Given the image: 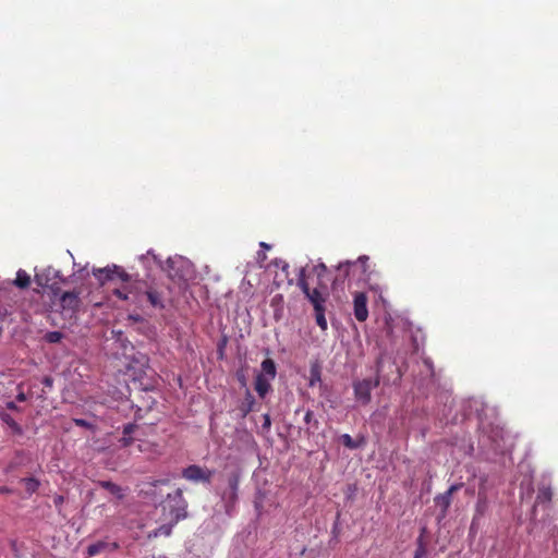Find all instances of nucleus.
<instances>
[{
  "instance_id": "nucleus-28",
  "label": "nucleus",
  "mask_w": 558,
  "mask_h": 558,
  "mask_svg": "<svg viewBox=\"0 0 558 558\" xmlns=\"http://www.w3.org/2000/svg\"><path fill=\"white\" fill-rule=\"evenodd\" d=\"M426 554H427L426 545L423 542V538L418 537L414 558H423Z\"/></svg>"
},
{
  "instance_id": "nucleus-18",
  "label": "nucleus",
  "mask_w": 558,
  "mask_h": 558,
  "mask_svg": "<svg viewBox=\"0 0 558 558\" xmlns=\"http://www.w3.org/2000/svg\"><path fill=\"white\" fill-rule=\"evenodd\" d=\"M260 374H264L269 379H274L276 377V374H277L276 364L271 359H265L262 362V373Z\"/></svg>"
},
{
  "instance_id": "nucleus-27",
  "label": "nucleus",
  "mask_w": 558,
  "mask_h": 558,
  "mask_svg": "<svg viewBox=\"0 0 558 558\" xmlns=\"http://www.w3.org/2000/svg\"><path fill=\"white\" fill-rule=\"evenodd\" d=\"M44 338L48 343H58L62 340L63 333L61 331H48Z\"/></svg>"
},
{
  "instance_id": "nucleus-9",
  "label": "nucleus",
  "mask_w": 558,
  "mask_h": 558,
  "mask_svg": "<svg viewBox=\"0 0 558 558\" xmlns=\"http://www.w3.org/2000/svg\"><path fill=\"white\" fill-rule=\"evenodd\" d=\"M168 499L175 501V504L178 505V507L174 510L175 519L180 520L185 518L187 504L183 498V490L181 488H177L173 494L168 495Z\"/></svg>"
},
{
  "instance_id": "nucleus-13",
  "label": "nucleus",
  "mask_w": 558,
  "mask_h": 558,
  "mask_svg": "<svg viewBox=\"0 0 558 558\" xmlns=\"http://www.w3.org/2000/svg\"><path fill=\"white\" fill-rule=\"evenodd\" d=\"M118 548V545L117 543H108V542H105V541H99V542H96L94 544H90L88 547H87V556L88 557H94V556H97L104 551H106L107 549H116Z\"/></svg>"
},
{
  "instance_id": "nucleus-37",
  "label": "nucleus",
  "mask_w": 558,
  "mask_h": 558,
  "mask_svg": "<svg viewBox=\"0 0 558 558\" xmlns=\"http://www.w3.org/2000/svg\"><path fill=\"white\" fill-rule=\"evenodd\" d=\"M271 426L270 415L268 413L263 415V428L268 430Z\"/></svg>"
},
{
  "instance_id": "nucleus-22",
  "label": "nucleus",
  "mask_w": 558,
  "mask_h": 558,
  "mask_svg": "<svg viewBox=\"0 0 558 558\" xmlns=\"http://www.w3.org/2000/svg\"><path fill=\"white\" fill-rule=\"evenodd\" d=\"M254 405H255V398L250 392V390H246L244 400L241 404V411L243 412V415H246L250 412H252L254 410Z\"/></svg>"
},
{
  "instance_id": "nucleus-19",
  "label": "nucleus",
  "mask_w": 558,
  "mask_h": 558,
  "mask_svg": "<svg viewBox=\"0 0 558 558\" xmlns=\"http://www.w3.org/2000/svg\"><path fill=\"white\" fill-rule=\"evenodd\" d=\"M435 505L441 509V515L445 517L451 505V498L445 493L437 495L434 498Z\"/></svg>"
},
{
  "instance_id": "nucleus-39",
  "label": "nucleus",
  "mask_w": 558,
  "mask_h": 558,
  "mask_svg": "<svg viewBox=\"0 0 558 558\" xmlns=\"http://www.w3.org/2000/svg\"><path fill=\"white\" fill-rule=\"evenodd\" d=\"M5 407L11 411H20V408L16 405L14 401H8Z\"/></svg>"
},
{
  "instance_id": "nucleus-16",
  "label": "nucleus",
  "mask_w": 558,
  "mask_h": 558,
  "mask_svg": "<svg viewBox=\"0 0 558 558\" xmlns=\"http://www.w3.org/2000/svg\"><path fill=\"white\" fill-rule=\"evenodd\" d=\"M553 490L549 486L543 485L538 487L536 495V502L538 504H549L553 499Z\"/></svg>"
},
{
  "instance_id": "nucleus-17",
  "label": "nucleus",
  "mask_w": 558,
  "mask_h": 558,
  "mask_svg": "<svg viewBox=\"0 0 558 558\" xmlns=\"http://www.w3.org/2000/svg\"><path fill=\"white\" fill-rule=\"evenodd\" d=\"M341 444L349 449H357L362 447L365 442L364 438L353 439L349 434H343L340 436Z\"/></svg>"
},
{
  "instance_id": "nucleus-2",
  "label": "nucleus",
  "mask_w": 558,
  "mask_h": 558,
  "mask_svg": "<svg viewBox=\"0 0 558 558\" xmlns=\"http://www.w3.org/2000/svg\"><path fill=\"white\" fill-rule=\"evenodd\" d=\"M383 356L376 361V375L374 378H364L353 383V391L356 401L366 405L372 400V390L377 388L380 384V373L383 371Z\"/></svg>"
},
{
  "instance_id": "nucleus-10",
  "label": "nucleus",
  "mask_w": 558,
  "mask_h": 558,
  "mask_svg": "<svg viewBox=\"0 0 558 558\" xmlns=\"http://www.w3.org/2000/svg\"><path fill=\"white\" fill-rule=\"evenodd\" d=\"M367 262H368V256L362 255L355 262L347 260L344 263H340L339 266H338V270H339V272L343 271V276H342L341 279L344 280L349 276V270H350L351 267L360 266L362 271L366 272V270H367Z\"/></svg>"
},
{
  "instance_id": "nucleus-21",
  "label": "nucleus",
  "mask_w": 558,
  "mask_h": 558,
  "mask_svg": "<svg viewBox=\"0 0 558 558\" xmlns=\"http://www.w3.org/2000/svg\"><path fill=\"white\" fill-rule=\"evenodd\" d=\"M14 284L20 289H26L31 284V276L23 269L16 272Z\"/></svg>"
},
{
  "instance_id": "nucleus-20",
  "label": "nucleus",
  "mask_w": 558,
  "mask_h": 558,
  "mask_svg": "<svg viewBox=\"0 0 558 558\" xmlns=\"http://www.w3.org/2000/svg\"><path fill=\"white\" fill-rule=\"evenodd\" d=\"M0 420L7 424L15 434H22L20 424L7 412H0Z\"/></svg>"
},
{
  "instance_id": "nucleus-41",
  "label": "nucleus",
  "mask_w": 558,
  "mask_h": 558,
  "mask_svg": "<svg viewBox=\"0 0 558 558\" xmlns=\"http://www.w3.org/2000/svg\"><path fill=\"white\" fill-rule=\"evenodd\" d=\"M53 501H54V505H56L57 507H59V506H61V505L63 504L64 498H63V496L58 495V496H56V497H54Z\"/></svg>"
},
{
  "instance_id": "nucleus-34",
  "label": "nucleus",
  "mask_w": 558,
  "mask_h": 558,
  "mask_svg": "<svg viewBox=\"0 0 558 558\" xmlns=\"http://www.w3.org/2000/svg\"><path fill=\"white\" fill-rule=\"evenodd\" d=\"M462 486H463V484H462V483L453 484V485H451V486L448 488V490H447V492H445V494L451 498V497H452V495H453L456 492H458Z\"/></svg>"
},
{
  "instance_id": "nucleus-4",
  "label": "nucleus",
  "mask_w": 558,
  "mask_h": 558,
  "mask_svg": "<svg viewBox=\"0 0 558 558\" xmlns=\"http://www.w3.org/2000/svg\"><path fill=\"white\" fill-rule=\"evenodd\" d=\"M93 275L100 286H105L109 281L120 279L122 282H129L130 274L118 265L107 266L105 268L93 269Z\"/></svg>"
},
{
  "instance_id": "nucleus-24",
  "label": "nucleus",
  "mask_w": 558,
  "mask_h": 558,
  "mask_svg": "<svg viewBox=\"0 0 558 558\" xmlns=\"http://www.w3.org/2000/svg\"><path fill=\"white\" fill-rule=\"evenodd\" d=\"M112 294L118 298L119 300H122V301H129L130 300V294H129V291H128V287H126V283H123V286L121 288H116L112 290Z\"/></svg>"
},
{
  "instance_id": "nucleus-5",
  "label": "nucleus",
  "mask_w": 558,
  "mask_h": 558,
  "mask_svg": "<svg viewBox=\"0 0 558 558\" xmlns=\"http://www.w3.org/2000/svg\"><path fill=\"white\" fill-rule=\"evenodd\" d=\"M214 474V470L197 464H191L182 470V477L192 483L210 484Z\"/></svg>"
},
{
  "instance_id": "nucleus-1",
  "label": "nucleus",
  "mask_w": 558,
  "mask_h": 558,
  "mask_svg": "<svg viewBox=\"0 0 558 558\" xmlns=\"http://www.w3.org/2000/svg\"><path fill=\"white\" fill-rule=\"evenodd\" d=\"M242 468L239 464L226 465L222 477L227 483V487L221 492V498L226 502V507H232L238 500L239 484L242 477Z\"/></svg>"
},
{
  "instance_id": "nucleus-38",
  "label": "nucleus",
  "mask_w": 558,
  "mask_h": 558,
  "mask_svg": "<svg viewBox=\"0 0 558 558\" xmlns=\"http://www.w3.org/2000/svg\"><path fill=\"white\" fill-rule=\"evenodd\" d=\"M41 383L48 387L51 388L53 386V378L51 376H45L41 380Z\"/></svg>"
},
{
  "instance_id": "nucleus-23",
  "label": "nucleus",
  "mask_w": 558,
  "mask_h": 558,
  "mask_svg": "<svg viewBox=\"0 0 558 558\" xmlns=\"http://www.w3.org/2000/svg\"><path fill=\"white\" fill-rule=\"evenodd\" d=\"M315 318H316V324L320 327L322 330L325 331L327 329V320L325 317V307L315 310Z\"/></svg>"
},
{
  "instance_id": "nucleus-8",
  "label": "nucleus",
  "mask_w": 558,
  "mask_h": 558,
  "mask_svg": "<svg viewBox=\"0 0 558 558\" xmlns=\"http://www.w3.org/2000/svg\"><path fill=\"white\" fill-rule=\"evenodd\" d=\"M60 305L63 311H70L71 313H75L81 305L80 292L68 291L62 293L60 298Z\"/></svg>"
},
{
  "instance_id": "nucleus-30",
  "label": "nucleus",
  "mask_w": 558,
  "mask_h": 558,
  "mask_svg": "<svg viewBox=\"0 0 558 558\" xmlns=\"http://www.w3.org/2000/svg\"><path fill=\"white\" fill-rule=\"evenodd\" d=\"M304 422L307 425L313 423L315 428H317V426H318V421L314 418V413L311 410L306 411V413L304 415Z\"/></svg>"
},
{
  "instance_id": "nucleus-31",
  "label": "nucleus",
  "mask_w": 558,
  "mask_h": 558,
  "mask_svg": "<svg viewBox=\"0 0 558 558\" xmlns=\"http://www.w3.org/2000/svg\"><path fill=\"white\" fill-rule=\"evenodd\" d=\"M170 534H171V526H169V525H162L154 532L155 536H158V535L169 536Z\"/></svg>"
},
{
  "instance_id": "nucleus-35",
  "label": "nucleus",
  "mask_w": 558,
  "mask_h": 558,
  "mask_svg": "<svg viewBox=\"0 0 558 558\" xmlns=\"http://www.w3.org/2000/svg\"><path fill=\"white\" fill-rule=\"evenodd\" d=\"M254 507H255L257 513L260 514L262 509H263V495L262 494H259V496L255 498Z\"/></svg>"
},
{
  "instance_id": "nucleus-25",
  "label": "nucleus",
  "mask_w": 558,
  "mask_h": 558,
  "mask_svg": "<svg viewBox=\"0 0 558 558\" xmlns=\"http://www.w3.org/2000/svg\"><path fill=\"white\" fill-rule=\"evenodd\" d=\"M22 482H24L25 489L28 494L35 493L39 487V482L34 477L23 478Z\"/></svg>"
},
{
  "instance_id": "nucleus-14",
  "label": "nucleus",
  "mask_w": 558,
  "mask_h": 558,
  "mask_svg": "<svg viewBox=\"0 0 558 558\" xmlns=\"http://www.w3.org/2000/svg\"><path fill=\"white\" fill-rule=\"evenodd\" d=\"M270 380L264 374H257L255 378V390L260 398H265V396L269 392L271 386Z\"/></svg>"
},
{
  "instance_id": "nucleus-29",
  "label": "nucleus",
  "mask_w": 558,
  "mask_h": 558,
  "mask_svg": "<svg viewBox=\"0 0 558 558\" xmlns=\"http://www.w3.org/2000/svg\"><path fill=\"white\" fill-rule=\"evenodd\" d=\"M173 263H174V262H173L171 258H169V259L167 260L166 265H165V266H161V267H162V269L168 274V276H169L170 278H175V277H178V276H179V275H178V272H177V271H174V265H173Z\"/></svg>"
},
{
  "instance_id": "nucleus-26",
  "label": "nucleus",
  "mask_w": 558,
  "mask_h": 558,
  "mask_svg": "<svg viewBox=\"0 0 558 558\" xmlns=\"http://www.w3.org/2000/svg\"><path fill=\"white\" fill-rule=\"evenodd\" d=\"M487 508V498L485 495L478 494V499L476 502V515L481 517L484 514Z\"/></svg>"
},
{
  "instance_id": "nucleus-42",
  "label": "nucleus",
  "mask_w": 558,
  "mask_h": 558,
  "mask_svg": "<svg viewBox=\"0 0 558 558\" xmlns=\"http://www.w3.org/2000/svg\"><path fill=\"white\" fill-rule=\"evenodd\" d=\"M12 489L7 486H0V494H10Z\"/></svg>"
},
{
  "instance_id": "nucleus-6",
  "label": "nucleus",
  "mask_w": 558,
  "mask_h": 558,
  "mask_svg": "<svg viewBox=\"0 0 558 558\" xmlns=\"http://www.w3.org/2000/svg\"><path fill=\"white\" fill-rule=\"evenodd\" d=\"M144 295L153 307L159 310L165 308V295L163 291L159 289V287L147 283L144 290Z\"/></svg>"
},
{
  "instance_id": "nucleus-33",
  "label": "nucleus",
  "mask_w": 558,
  "mask_h": 558,
  "mask_svg": "<svg viewBox=\"0 0 558 558\" xmlns=\"http://www.w3.org/2000/svg\"><path fill=\"white\" fill-rule=\"evenodd\" d=\"M73 422L78 427L92 428V424L84 418H74Z\"/></svg>"
},
{
  "instance_id": "nucleus-7",
  "label": "nucleus",
  "mask_w": 558,
  "mask_h": 558,
  "mask_svg": "<svg viewBox=\"0 0 558 558\" xmlns=\"http://www.w3.org/2000/svg\"><path fill=\"white\" fill-rule=\"evenodd\" d=\"M354 317L359 322H365L368 317L367 296L364 292H356L353 299Z\"/></svg>"
},
{
  "instance_id": "nucleus-36",
  "label": "nucleus",
  "mask_w": 558,
  "mask_h": 558,
  "mask_svg": "<svg viewBox=\"0 0 558 558\" xmlns=\"http://www.w3.org/2000/svg\"><path fill=\"white\" fill-rule=\"evenodd\" d=\"M319 380H320L319 372L316 371V369H312L311 371L310 386H314L315 381H319Z\"/></svg>"
},
{
  "instance_id": "nucleus-12",
  "label": "nucleus",
  "mask_w": 558,
  "mask_h": 558,
  "mask_svg": "<svg viewBox=\"0 0 558 558\" xmlns=\"http://www.w3.org/2000/svg\"><path fill=\"white\" fill-rule=\"evenodd\" d=\"M138 430V425L135 423H129L123 426L122 437L119 439V444L122 448H128L133 445L135 437L133 435Z\"/></svg>"
},
{
  "instance_id": "nucleus-11",
  "label": "nucleus",
  "mask_w": 558,
  "mask_h": 558,
  "mask_svg": "<svg viewBox=\"0 0 558 558\" xmlns=\"http://www.w3.org/2000/svg\"><path fill=\"white\" fill-rule=\"evenodd\" d=\"M125 283L130 294V300L132 299L133 303L140 302L141 296L144 295V290L147 283L140 280H132L131 276L129 282Z\"/></svg>"
},
{
  "instance_id": "nucleus-40",
  "label": "nucleus",
  "mask_w": 558,
  "mask_h": 558,
  "mask_svg": "<svg viewBox=\"0 0 558 558\" xmlns=\"http://www.w3.org/2000/svg\"><path fill=\"white\" fill-rule=\"evenodd\" d=\"M27 400V396L25 392L23 391H20L17 395H16V401L19 402H25Z\"/></svg>"
},
{
  "instance_id": "nucleus-32",
  "label": "nucleus",
  "mask_w": 558,
  "mask_h": 558,
  "mask_svg": "<svg viewBox=\"0 0 558 558\" xmlns=\"http://www.w3.org/2000/svg\"><path fill=\"white\" fill-rule=\"evenodd\" d=\"M314 271L317 274L318 279H320L327 271V267L325 264L320 263L314 267Z\"/></svg>"
},
{
  "instance_id": "nucleus-3",
  "label": "nucleus",
  "mask_w": 558,
  "mask_h": 558,
  "mask_svg": "<svg viewBox=\"0 0 558 558\" xmlns=\"http://www.w3.org/2000/svg\"><path fill=\"white\" fill-rule=\"evenodd\" d=\"M298 286L303 291V293L306 295V298L310 300V302L314 306V310L325 307V302H326L325 294H327L326 293L327 287L325 284L318 283L317 287L311 289L310 284L307 282V279L305 277L304 268H302L300 271V276L298 279Z\"/></svg>"
},
{
  "instance_id": "nucleus-43",
  "label": "nucleus",
  "mask_w": 558,
  "mask_h": 558,
  "mask_svg": "<svg viewBox=\"0 0 558 558\" xmlns=\"http://www.w3.org/2000/svg\"><path fill=\"white\" fill-rule=\"evenodd\" d=\"M260 246L264 247V248H270V246L267 243H265V242H262Z\"/></svg>"
},
{
  "instance_id": "nucleus-15",
  "label": "nucleus",
  "mask_w": 558,
  "mask_h": 558,
  "mask_svg": "<svg viewBox=\"0 0 558 558\" xmlns=\"http://www.w3.org/2000/svg\"><path fill=\"white\" fill-rule=\"evenodd\" d=\"M99 486L104 489L108 490L111 495L116 496L118 499H122L124 497V493L121 486L112 483L110 481H100Z\"/></svg>"
}]
</instances>
